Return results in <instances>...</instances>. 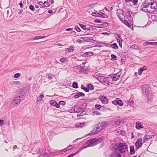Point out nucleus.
<instances>
[{
    "instance_id": "obj_1",
    "label": "nucleus",
    "mask_w": 157,
    "mask_h": 157,
    "mask_svg": "<svg viewBox=\"0 0 157 157\" xmlns=\"http://www.w3.org/2000/svg\"><path fill=\"white\" fill-rule=\"evenodd\" d=\"M102 140V138H94L86 142L85 144H84L82 146V148L77 151L75 153L69 155L67 157H72L80 152L84 148L88 147H92L101 142Z\"/></svg>"
},
{
    "instance_id": "obj_2",
    "label": "nucleus",
    "mask_w": 157,
    "mask_h": 157,
    "mask_svg": "<svg viewBox=\"0 0 157 157\" xmlns=\"http://www.w3.org/2000/svg\"><path fill=\"white\" fill-rule=\"evenodd\" d=\"M127 17L125 16L124 13H122L121 14H119L118 17L121 20L122 22L124 23L126 25L129 26L130 25L129 22L131 20H132V18L131 17L130 15L128 14V17Z\"/></svg>"
},
{
    "instance_id": "obj_3",
    "label": "nucleus",
    "mask_w": 157,
    "mask_h": 157,
    "mask_svg": "<svg viewBox=\"0 0 157 157\" xmlns=\"http://www.w3.org/2000/svg\"><path fill=\"white\" fill-rule=\"evenodd\" d=\"M142 92L143 95L148 99L151 98V94L150 93V87L148 84H146L142 86Z\"/></svg>"
},
{
    "instance_id": "obj_4",
    "label": "nucleus",
    "mask_w": 157,
    "mask_h": 157,
    "mask_svg": "<svg viewBox=\"0 0 157 157\" xmlns=\"http://www.w3.org/2000/svg\"><path fill=\"white\" fill-rule=\"evenodd\" d=\"M117 147L120 152L123 153L127 149L128 145L126 143H120L117 144Z\"/></svg>"
},
{
    "instance_id": "obj_5",
    "label": "nucleus",
    "mask_w": 157,
    "mask_h": 157,
    "mask_svg": "<svg viewBox=\"0 0 157 157\" xmlns=\"http://www.w3.org/2000/svg\"><path fill=\"white\" fill-rule=\"evenodd\" d=\"M95 77L99 82L105 85L106 84H108V78L107 77H104L97 75Z\"/></svg>"
},
{
    "instance_id": "obj_6",
    "label": "nucleus",
    "mask_w": 157,
    "mask_h": 157,
    "mask_svg": "<svg viewBox=\"0 0 157 157\" xmlns=\"http://www.w3.org/2000/svg\"><path fill=\"white\" fill-rule=\"evenodd\" d=\"M150 0H145L142 4V6H146V8L148 10L149 13H151L153 12L150 5Z\"/></svg>"
},
{
    "instance_id": "obj_7",
    "label": "nucleus",
    "mask_w": 157,
    "mask_h": 157,
    "mask_svg": "<svg viewBox=\"0 0 157 157\" xmlns=\"http://www.w3.org/2000/svg\"><path fill=\"white\" fill-rule=\"evenodd\" d=\"M21 99H20L16 95L14 97L13 99L11 102V105H12V107H14L15 106L18 105L20 103V102Z\"/></svg>"
},
{
    "instance_id": "obj_8",
    "label": "nucleus",
    "mask_w": 157,
    "mask_h": 157,
    "mask_svg": "<svg viewBox=\"0 0 157 157\" xmlns=\"http://www.w3.org/2000/svg\"><path fill=\"white\" fill-rule=\"evenodd\" d=\"M102 130V129H101L100 127H94L92 130V131H91V132L89 133L88 134H87L86 135V136H89L93 135L94 134L98 133Z\"/></svg>"
},
{
    "instance_id": "obj_9",
    "label": "nucleus",
    "mask_w": 157,
    "mask_h": 157,
    "mask_svg": "<svg viewBox=\"0 0 157 157\" xmlns=\"http://www.w3.org/2000/svg\"><path fill=\"white\" fill-rule=\"evenodd\" d=\"M121 75V71H119L116 74H115L113 75V80L114 81H116L118 80L120 76Z\"/></svg>"
},
{
    "instance_id": "obj_10",
    "label": "nucleus",
    "mask_w": 157,
    "mask_h": 157,
    "mask_svg": "<svg viewBox=\"0 0 157 157\" xmlns=\"http://www.w3.org/2000/svg\"><path fill=\"white\" fill-rule=\"evenodd\" d=\"M143 144L142 140L141 138L138 139L135 143L136 148L137 149L140 148Z\"/></svg>"
},
{
    "instance_id": "obj_11",
    "label": "nucleus",
    "mask_w": 157,
    "mask_h": 157,
    "mask_svg": "<svg viewBox=\"0 0 157 157\" xmlns=\"http://www.w3.org/2000/svg\"><path fill=\"white\" fill-rule=\"evenodd\" d=\"M150 5L154 11L157 9V2L152 0H150Z\"/></svg>"
},
{
    "instance_id": "obj_12",
    "label": "nucleus",
    "mask_w": 157,
    "mask_h": 157,
    "mask_svg": "<svg viewBox=\"0 0 157 157\" xmlns=\"http://www.w3.org/2000/svg\"><path fill=\"white\" fill-rule=\"evenodd\" d=\"M112 103L115 105H118L120 106H122L123 105L122 101L118 98H117L115 100L113 101Z\"/></svg>"
},
{
    "instance_id": "obj_13",
    "label": "nucleus",
    "mask_w": 157,
    "mask_h": 157,
    "mask_svg": "<svg viewBox=\"0 0 157 157\" xmlns=\"http://www.w3.org/2000/svg\"><path fill=\"white\" fill-rule=\"evenodd\" d=\"M100 99L102 103L105 104H108V100L105 96L101 95L100 96Z\"/></svg>"
},
{
    "instance_id": "obj_14",
    "label": "nucleus",
    "mask_w": 157,
    "mask_h": 157,
    "mask_svg": "<svg viewBox=\"0 0 157 157\" xmlns=\"http://www.w3.org/2000/svg\"><path fill=\"white\" fill-rule=\"evenodd\" d=\"M107 124V121H103L99 123L98 125V127H100L101 129L102 130L104 128Z\"/></svg>"
},
{
    "instance_id": "obj_15",
    "label": "nucleus",
    "mask_w": 157,
    "mask_h": 157,
    "mask_svg": "<svg viewBox=\"0 0 157 157\" xmlns=\"http://www.w3.org/2000/svg\"><path fill=\"white\" fill-rule=\"evenodd\" d=\"M67 151H68V150L67 149V148H66L63 149V150H60L58 151H57L54 152L53 153V154L55 155H60L61 154L62 152H65Z\"/></svg>"
},
{
    "instance_id": "obj_16",
    "label": "nucleus",
    "mask_w": 157,
    "mask_h": 157,
    "mask_svg": "<svg viewBox=\"0 0 157 157\" xmlns=\"http://www.w3.org/2000/svg\"><path fill=\"white\" fill-rule=\"evenodd\" d=\"M143 45L144 46L151 45L152 46H156L157 45V42H150L146 41L143 43Z\"/></svg>"
},
{
    "instance_id": "obj_17",
    "label": "nucleus",
    "mask_w": 157,
    "mask_h": 157,
    "mask_svg": "<svg viewBox=\"0 0 157 157\" xmlns=\"http://www.w3.org/2000/svg\"><path fill=\"white\" fill-rule=\"evenodd\" d=\"M81 28L84 30L90 31V28L88 25H83L82 24H79Z\"/></svg>"
},
{
    "instance_id": "obj_18",
    "label": "nucleus",
    "mask_w": 157,
    "mask_h": 157,
    "mask_svg": "<svg viewBox=\"0 0 157 157\" xmlns=\"http://www.w3.org/2000/svg\"><path fill=\"white\" fill-rule=\"evenodd\" d=\"M84 94L81 92H79L78 93H77L74 96V98L75 99H76L79 98L80 96L84 97L85 96Z\"/></svg>"
},
{
    "instance_id": "obj_19",
    "label": "nucleus",
    "mask_w": 157,
    "mask_h": 157,
    "mask_svg": "<svg viewBox=\"0 0 157 157\" xmlns=\"http://www.w3.org/2000/svg\"><path fill=\"white\" fill-rule=\"evenodd\" d=\"M147 70V68L146 67L144 66L142 67H140V68L138 70V74L139 75H141L143 72V71L144 70Z\"/></svg>"
},
{
    "instance_id": "obj_20",
    "label": "nucleus",
    "mask_w": 157,
    "mask_h": 157,
    "mask_svg": "<svg viewBox=\"0 0 157 157\" xmlns=\"http://www.w3.org/2000/svg\"><path fill=\"white\" fill-rule=\"evenodd\" d=\"M74 107V112L76 113L82 111V108H80L78 106H75L73 107Z\"/></svg>"
},
{
    "instance_id": "obj_21",
    "label": "nucleus",
    "mask_w": 157,
    "mask_h": 157,
    "mask_svg": "<svg viewBox=\"0 0 157 157\" xmlns=\"http://www.w3.org/2000/svg\"><path fill=\"white\" fill-rule=\"evenodd\" d=\"M86 123L85 122L83 123H77L75 124V126L76 127L79 128H81L83 127Z\"/></svg>"
},
{
    "instance_id": "obj_22",
    "label": "nucleus",
    "mask_w": 157,
    "mask_h": 157,
    "mask_svg": "<svg viewBox=\"0 0 157 157\" xmlns=\"http://www.w3.org/2000/svg\"><path fill=\"white\" fill-rule=\"evenodd\" d=\"M25 93L23 92H19L18 95H16V96H17L18 98L20 99L23 98L24 97H25Z\"/></svg>"
},
{
    "instance_id": "obj_23",
    "label": "nucleus",
    "mask_w": 157,
    "mask_h": 157,
    "mask_svg": "<svg viewBox=\"0 0 157 157\" xmlns=\"http://www.w3.org/2000/svg\"><path fill=\"white\" fill-rule=\"evenodd\" d=\"M134 100L133 98H131L128 101V105L132 106L134 104Z\"/></svg>"
},
{
    "instance_id": "obj_24",
    "label": "nucleus",
    "mask_w": 157,
    "mask_h": 157,
    "mask_svg": "<svg viewBox=\"0 0 157 157\" xmlns=\"http://www.w3.org/2000/svg\"><path fill=\"white\" fill-rule=\"evenodd\" d=\"M114 134L117 136H120V135H121L123 136V135L124 134V133L122 131H115L114 132Z\"/></svg>"
},
{
    "instance_id": "obj_25",
    "label": "nucleus",
    "mask_w": 157,
    "mask_h": 157,
    "mask_svg": "<svg viewBox=\"0 0 157 157\" xmlns=\"http://www.w3.org/2000/svg\"><path fill=\"white\" fill-rule=\"evenodd\" d=\"M136 128L137 129H140L143 128V125L141 123L138 121L136 123Z\"/></svg>"
},
{
    "instance_id": "obj_26",
    "label": "nucleus",
    "mask_w": 157,
    "mask_h": 157,
    "mask_svg": "<svg viewBox=\"0 0 157 157\" xmlns=\"http://www.w3.org/2000/svg\"><path fill=\"white\" fill-rule=\"evenodd\" d=\"M124 123V121L123 120H117L115 121V124L116 125H120Z\"/></svg>"
},
{
    "instance_id": "obj_27",
    "label": "nucleus",
    "mask_w": 157,
    "mask_h": 157,
    "mask_svg": "<svg viewBox=\"0 0 157 157\" xmlns=\"http://www.w3.org/2000/svg\"><path fill=\"white\" fill-rule=\"evenodd\" d=\"M135 151L134 150V146H131L130 147V154L131 155H133L135 154Z\"/></svg>"
},
{
    "instance_id": "obj_28",
    "label": "nucleus",
    "mask_w": 157,
    "mask_h": 157,
    "mask_svg": "<svg viewBox=\"0 0 157 157\" xmlns=\"http://www.w3.org/2000/svg\"><path fill=\"white\" fill-rule=\"evenodd\" d=\"M74 46L73 45L70 46L69 48H67L68 52H72L74 50Z\"/></svg>"
},
{
    "instance_id": "obj_29",
    "label": "nucleus",
    "mask_w": 157,
    "mask_h": 157,
    "mask_svg": "<svg viewBox=\"0 0 157 157\" xmlns=\"http://www.w3.org/2000/svg\"><path fill=\"white\" fill-rule=\"evenodd\" d=\"M54 75L52 74H48L46 75V77L49 79H52L54 77Z\"/></svg>"
},
{
    "instance_id": "obj_30",
    "label": "nucleus",
    "mask_w": 157,
    "mask_h": 157,
    "mask_svg": "<svg viewBox=\"0 0 157 157\" xmlns=\"http://www.w3.org/2000/svg\"><path fill=\"white\" fill-rule=\"evenodd\" d=\"M50 6V4L48 2L45 1L43 3L42 7H48Z\"/></svg>"
},
{
    "instance_id": "obj_31",
    "label": "nucleus",
    "mask_w": 157,
    "mask_h": 157,
    "mask_svg": "<svg viewBox=\"0 0 157 157\" xmlns=\"http://www.w3.org/2000/svg\"><path fill=\"white\" fill-rule=\"evenodd\" d=\"M81 89L84 90L86 92H88L89 91V90L88 88L86 87L83 85H82L81 86Z\"/></svg>"
},
{
    "instance_id": "obj_32",
    "label": "nucleus",
    "mask_w": 157,
    "mask_h": 157,
    "mask_svg": "<svg viewBox=\"0 0 157 157\" xmlns=\"http://www.w3.org/2000/svg\"><path fill=\"white\" fill-rule=\"evenodd\" d=\"M49 155L48 153H45L40 154L39 157H48Z\"/></svg>"
},
{
    "instance_id": "obj_33",
    "label": "nucleus",
    "mask_w": 157,
    "mask_h": 157,
    "mask_svg": "<svg viewBox=\"0 0 157 157\" xmlns=\"http://www.w3.org/2000/svg\"><path fill=\"white\" fill-rule=\"evenodd\" d=\"M44 97V95L43 94H41L39 96L37 97V101L38 102H40L41 99Z\"/></svg>"
},
{
    "instance_id": "obj_34",
    "label": "nucleus",
    "mask_w": 157,
    "mask_h": 157,
    "mask_svg": "<svg viewBox=\"0 0 157 157\" xmlns=\"http://www.w3.org/2000/svg\"><path fill=\"white\" fill-rule=\"evenodd\" d=\"M100 15V13L96 12H93L91 14V15L92 16L98 17L101 16Z\"/></svg>"
},
{
    "instance_id": "obj_35",
    "label": "nucleus",
    "mask_w": 157,
    "mask_h": 157,
    "mask_svg": "<svg viewBox=\"0 0 157 157\" xmlns=\"http://www.w3.org/2000/svg\"><path fill=\"white\" fill-rule=\"evenodd\" d=\"M87 86L89 89H90V90H92L94 89V86L91 84H89L87 85Z\"/></svg>"
},
{
    "instance_id": "obj_36",
    "label": "nucleus",
    "mask_w": 157,
    "mask_h": 157,
    "mask_svg": "<svg viewBox=\"0 0 157 157\" xmlns=\"http://www.w3.org/2000/svg\"><path fill=\"white\" fill-rule=\"evenodd\" d=\"M60 61L62 63H64L65 62H67L68 60L66 58H63L60 59Z\"/></svg>"
},
{
    "instance_id": "obj_37",
    "label": "nucleus",
    "mask_w": 157,
    "mask_h": 157,
    "mask_svg": "<svg viewBox=\"0 0 157 157\" xmlns=\"http://www.w3.org/2000/svg\"><path fill=\"white\" fill-rule=\"evenodd\" d=\"M94 115L100 116L101 115V113L98 111H95L93 112Z\"/></svg>"
},
{
    "instance_id": "obj_38",
    "label": "nucleus",
    "mask_w": 157,
    "mask_h": 157,
    "mask_svg": "<svg viewBox=\"0 0 157 157\" xmlns=\"http://www.w3.org/2000/svg\"><path fill=\"white\" fill-rule=\"evenodd\" d=\"M111 47L114 49H118V47L117 44L116 43H114L111 45Z\"/></svg>"
},
{
    "instance_id": "obj_39",
    "label": "nucleus",
    "mask_w": 157,
    "mask_h": 157,
    "mask_svg": "<svg viewBox=\"0 0 157 157\" xmlns=\"http://www.w3.org/2000/svg\"><path fill=\"white\" fill-rule=\"evenodd\" d=\"M143 7L141 8L143 11H144L146 12L149 13L148 10L146 8V6H143Z\"/></svg>"
},
{
    "instance_id": "obj_40",
    "label": "nucleus",
    "mask_w": 157,
    "mask_h": 157,
    "mask_svg": "<svg viewBox=\"0 0 157 157\" xmlns=\"http://www.w3.org/2000/svg\"><path fill=\"white\" fill-rule=\"evenodd\" d=\"M45 37V36L44 37H42L41 36H37L35 38H33L32 39V40H38L39 39H40L42 38H43L44 37Z\"/></svg>"
},
{
    "instance_id": "obj_41",
    "label": "nucleus",
    "mask_w": 157,
    "mask_h": 157,
    "mask_svg": "<svg viewBox=\"0 0 157 157\" xmlns=\"http://www.w3.org/2000/svg\"><path fill=\"white\" fill-rule=\"evenodd\" d=\"M56 102L53 100H51L50 101V104L52 106H54Z\"/></svg>"
},
{
    "instance_id": "obj_42",
    "label": "nucleus",
    "mask_w": 157,
    "mask_h": 157,
    "mask_svg": "<svg viewBox=\"0 0 157 157\" xmlns=\"http://www.w3.org/2000/svg\"><path fill=\"white\" fill-rule=\"evenodd\" d=\"M86 56H91L93 55L94 53L93 52H88L85 53Z\"/></svg>"
},
{
    "instance_id": "obj_43",
    "label": "nucleus",
    "mask_w": 157,
    "mask_h": 157,
    "mask_svg": "<svg viewBox=\"0 0 157 157\" xmlns=\"http://www.w3.org/2000/svg\"><path fill=\"white\" fill-rule=\"evenodd\" d=\"M73 87L75 88H78V83L76 82H74L73 83Z\"/></svg>"
},
{
    "instance_id": "obj_44",
    "label": "nucleus",
    "mask_w": 157,
    "mask_h": 157,
    "mask_svg": "<svg viewBox=\"0 0 157 157\" xmlns=\"http://www.w3.org/2000/svg\"><path fill=\"white\" fill-rule=\"evenodd\" d=\"M138 45L136 44H134L133 45H132L131 46V48H134L135 49H138Z\"/></svg>"
},
{
    "instance_id": "obj_45",
    "label": "nucleus",
    "mask_w": 157,
    "mask_h": 157,
    "mask_svg": "<svg viewBox=\"0 0 157 157\" xmlns=\"http://www.w3.org/2000/svg\"><path fill=\"white\" fill-rule=\"evenodd\" d=\"M21 76V74L19 73H17V74H15L14 75V77L15 78H18V77H20Z\"/></svg>"
},
{
    "instance_id": "obj_46",
    "label": "nucleus",
    "mask_w": 157,
    "mask_h": 157,
    "mask_svg": "<svg viewBox=\"0 0 157 157\" xmlns=\"http://www.w3.org/2000/svg\"><path fill=\"white\" fill-rule=\"evenodd\" d=\"M29 8L31 10H32L33 11H34L35 10V8L34 6L32 5H30L29 6Z\"/></svg>"
},
{
    "instance_id": "obj_47",
    "label": "nucleus",
    "mask_w": 157,
    "mask_h": 157,
    "mask_svg": "<svg viewBox=\"0 0 157 157\" xmlns=\"http://www.w3.org/2000/svg\"><path fill=\"white\" fill-rule=\"evenodd\" d=\"M85 114V111H83V112H81L79 114H78L77 115V116L78 117L79 116L80 117L81 116H82Z\"/></svg>"
},
{
    "instance_id": "obj_48",
    "label": "nucleus",
    "mask_w": 157,
    "mask_h": 157,
    "mask_svg": "<svg viewBox=\"0 0 157 157\" xmlns=\"http://www.w3.org/2000/svg\"><path fill=\"white\" fill-rule=\"evenodd\" d=\"M101 107L100 105H95V108L97 109H99Z\"/></svg>"
},
{
    "instance_id": "obj_49",
    "label": "nucleus",
    "mask_w": 157,
    "mask_h": 157,
    "mask_svg": "<svg viewBox=\"0 0 157 157\" xmlns=\"http://www.w3.org/2000/svg\"><path fill=\"white\" fill-rule=\"evenodd\" d=\"M100 16H100V17H102L103 18H107V17H108L107 16V15H105V14H104V13L102 14V15L101 14Z\"/></svg>"
},
{
    "instance_id": "obj_50",
    "label": "nucleus",
    "mask_w": 157,
    "mask_h": 157,
    "mask_svg": "<svg viewBox=\"0 0 157 157\" xmlns=\"http://www.w3.org/2000/svg\"><path fill=\"white\" fill-rule=\"evenodd\" d=\"M111 56L112 58V59H116L117 58V57L116 56H115V55H114V54H112L111 55Z\"/></svg>"
},
{
    "instance_id": "obj_51",
    "label": "nucleus",
    "mask_w": 157,
    "mask_h": 157,
    "mask_svg": "<svg viewBox=\"0 0 157 157\" xmlns=\"http://www.w3.org/2000/svg\"><path fill=\"white\" fill-rule=\"evenodd\" d=\"M59 105H65V103L64 101H60L59 102Z\"/></svg>"
},
{
    "instance_id": "obj_52",
    "label": "nucleus",
    "mask_w": 157,
    "mask_h": 157,
    "mask_svg": "<svg viewBox=\"0 0 157 157\" xmlns=\"http://www.w3.org/2000/svg\"><path fill=\"white\" fill-rule=\"evenodd\" d=\"M75 29L78 32H80L81 31L80 29L78 26H76L75 28Z\"/></svg>"
},
{
    "instance_id": "obj_53",
    "label": "nucleus",
    "mask_w": 157,
    "mask_h": 157,
    "mask_svg": "<svg viewBox=\"0 0 157 157\" xmlns=\"http://www.w3.org/2000/svg\"><path fill=\"white\" fill-rule=\"evenodd\" d=\"M4 123V121L2 120H0V126H2Z\"/></svg>"
},
{
    "instance_id": "obj_54",
    "label": "nucleus",
    "mask_w": 157,
    "mask_h": 157,
    "mask_svg": "<svg viewBox=\"0 0 157 157\" xmlns=\"http://www.w3.org/2000/svg\"><path fill=\"white\" fill-rule=\"evenodd\" d=\"M74 146L73 145H70L69 146L67 147V148H68V150H70L72 149Z\"/></svg>"
},
{
    "instance_id": "obj_55",
    "label": "nucleus",
    "mask_w": 157,
    "mask_h": 157,
    "mask_svg": "<svg viewBox=\"0 0 157 157\" xmlns=\"http://www.w3.org/2000/svg\"><path fill=\"white\" fill-rule=\"evenodd\" d=\"M130 2H132L134 4H136L138 2V0H131Z\"/></svg>"
},
{
    "instance_id": "obj_56",
    "label": "nucleus",
    "mask_w": 157,
    "mask_h": 157,
    "mask_svg": "<svg viewBox=\"0 0 157 157\" xmlns=\"http://www.w3.org/2000/svg\"><path fill=\"white\" fill-rule=\"evenodd\" d=\"M54 106H55L57 108H59L60 107L59 104H58L56 102L55 103V105H54Z\"/></svg>"
},
{
    "instance_id": "obj_57",
    "label": "nucleus",
    "mask_w": 157,
    "mask_h": 157,
    "mask_svg": "<svg viewBox=\"0 0 157 157\" xmlns=\"http://www.w3.org/2000/svg\"><path fill=\"white\" fill-rule=\"evenodd\" d=\"M76 42L79 43H82L83 42V41L82 40L78 39L76 41Z\"/></svg>"
},
{
    "instance_id": "obj_58",
    "label": "nucleus",
    "mask_w": 157,
    "mask_h": 157,
    "mask_svg": "<svg viewBox=\"0 0 157 157\" xmlns=\"http://www.w3.org/2000/svg\"><path fill=\"white\" fill-rule=\"evenodd\" d=\"M94 21L95 22L98 23H100L101 22V21L99 19H96L94 20Z\"/></svg>"
},
{
    "instance_id": "obj_59",
    "label": "nucleus",
    "mask_w": 157,
    "mask_h": 157,
    "mask_svg": "<svg viewBox=\"0 0 157 157\" xmlns=\"http://www.w3.org/2000/svg\"><path fill=\"white\" fill-rule=\"evenodd\" d=\"M102 34H104V35H106L108 36H109V33H106V32H104V33H102Z\"/></svg>"
},
{
    "instance_id": "obj_60",
    "label": "nucleus",
    "mask_w": 157,
    "mask_h": 157,
    "mask_svg": "<svg viewBox=\"0 0 157 157\" xmlns=\"http://www.w3.org/2000/svg\"><path fill=\"white\" fill-rule=\"evenodd\" d=\"M117 41L118 42V43H120L121 42H122V39L121 38H118L117 39Z\"/></svg>"
},
{
    "instance_id": "obj_61",
    "label": "nucleus",
    "mask_w": 157,
    "mask_h": 157,
    "mask_svg": "<svg viewBox=\"0 0 157 157\" xmlns=\"http://www.w3.org/2000/svg\"><path fill=\"white\" fill-rule=\"evenodd\" d=\"M95 6V4H91L90 5V8L94 7Z\"/></svg>"
},
{
    "instance_id": "obj_62",
    "label": "nucleus",
    "mask_w": 157,
    "mask_h": 157,
    "mask_svg": "<svg viewBox=\"0 0 157 157\" xmlns=\"http://www.w3.org/2000/svg\"><path fill=\"white\" fill-rule=\"evenodd\" d=\"M74 107H72V109L69 110V112L71 113H73L75 112H74Z\"/></svg>"
},
{
    "instance_id": "obj_63",
    "label": "nucleus",
    "mask_w": 157,
    "mask_h": 157,
    "mask_svg": "<svg viewBox=\"0 0 157 157\" xmlns=\"http://www.w3.org/2000/svg\"><path fill=\"white\" fill-rule=\"evenodd\" d=\"M73 28H69L67 29L66 30V31H72L73 30Z\"/></svg>"
},
{
    "instance_id": "obj_64",
    "label": "nucleus",
    "mask_w": 157,
    "mask_h": 157,
    "mask_svg": "<svg viewBox=\"0 0 157 157\" xmlns=\"http://www.w3.org/2000/svg\"><path fill=\"white\" fill-rule=\"evenodd\" d=\"M19 4L20 5V7L21 8H22L23 6V4L22 3V2H20V3Z\"/></svg>"
}]
</instances>
